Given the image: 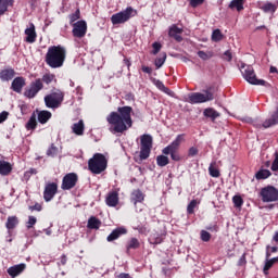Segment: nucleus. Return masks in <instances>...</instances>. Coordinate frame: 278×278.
Instances as JSON below:
<instances>
[{
	"instance_id": "obj_6",
	"label": "nucleus",
	"mask_w": 278,
	"mask_h": 278,
	"mask_svg": "<svg viewBox=\"0 0 278 278\" xmlns=\"http://www.w3.org/2000/svg\"><path fill=\"white\" fill-rule=\"evenodd\" d=\"M188 103L191 105H197L199 103H207V101H214V89L208 88L204 90L203 93L201 92H192L188 96Z\"/></svg>"
},
{
	"instance_id": "obj_36",
	"label": "nucleus",
	"mask_w": 278,
	"mask_h": 278,
	"mask_svg": "<svg viewBox=\"0 0 278 278\" xmlns=\"http://www.w3.org/2000/svg\"><path fill=\"white\" fill-rule=\"evenodd\" d=\"M271 173L268 169H260L256 174H255V178L256 179H268V177H270Z\"/></svg>"
},
{
	"instance_id": "obj_32",
	"label": "nucleus",
	"mask_w": 278,
	"mask_h": 278,
	"mask_svg": "<svg viewBox=\"0 0 278 278\" xmlns=\"http://www.w3.org/2000/svg\"><path fill=\"white\" fill-rule=\"evenodd\" d=\"M208 173L211 177L218 178L220 177V170L216 167V161H213L208 166Z\"/></svg>"
},
{
	"instance_id": "obj_30",
	"label": "nucleus",
	"mask_w": 278,
	"mask_h": 278,
	"mask_svg": "<svg viewBox=\"0 0 278 278\" xmlns=\"http://www.w3.org/2000/svg\"><path fill=\"white\" fill-rule=\"evenodd\" d=\"M203 114L206 118H211V121H216L220 116V113L212 108L205 109Z\"/></svg>"
},
{
	"instance_id": "obj_34",
	"label": "nucleus",
	"mask_w": 278,
	"mask_h": 278,
	"mask_svg": "<svg viewBox=\"0 0 278 278\" xmlns=\"http://www.w3.org/2000/svg\"><path fill=\"white\" fill-rule=\"evenodd\" d=\"M37 125H38V122L36 121V114H33L28 119V122L26 123V129L28 131H31L36 129Z\"/></svg>"
},
{
	"instance_id": "obj_22",
	"label": "nucleus",
	"mask_w": 278,
	"mask_h": 278,
	"mask_svg": "<svg viewBox=\"0 0 278 278\" xmlns=\"http://www.w3.org/2000/svg\"><path fill=\"white\" fill-rule=\"evenodd\" d=\"M154 86H156L157 89L161 90V92H164L165 94H168V97H174L175 92H173L168 87L162 83L160 79H154L153 80Z\"/></svg>"
},
{
	"instance_id": "obj_45",
	"label": "nucleus",
	"mask_w": 278,
	"mask_h": 278,
	"mask_svg": "<svg viewBox=\"0 0 278 278\" xmlns=\"http://www.w3.org/2000/svg\"><path fill=\"white\" fill-rule=\"evenodd\" d=\"M164 62H166V53H164L162 58H157L155 60L156 68H162V66H164Z\"/></svg>"
},
{
	"instance_id": "obj_52",
	"label": "nucleus",
	"mask_w": 278,
	"mask_h": 278,
	"mask_svg": "<svg viewBox=\"0 0 278 278\" xmlns=\"http://www.w3.org/2000/svg\"><path fill=\"white\" fill-rule=\"evenodd\" d=\"M8 116H10V113L8 111H3L0 113V123H5L8 121Z\"/></svg>"
},
{
	"instance_id": "obj_17",
	"label": "nucleus",
	"mask_w": 278,
	"mask_h": 278,
	"mask_svg": "<svg viewBox=\"0 0 278 278\" xmlns=\"http://www.w3.org/2000/svg\"><path fill=\"white\" fill-rule=\"evenodd\" d=\"M25 268H27V265L25 263L11 266L8 268V275H10V277L12 278L18 277V275H21V273H23Z\"/></svg>"
},
{
	"instance_id": "obj_15",
	"label": "nucleus",
	"mask_w": 278,
	"mask_h": 278,
	"mask_svg": "<svg viewBox=\"0 0 278 278\" xmlns=\"http://www.w3.org/2000/svg\"><path fill=\"white\" fill-rule=\"evenodd\" d=\"M121 236H127V228L125 226L115 228L106 238L108 242L118 240Z\"/></svg>"
},
{
	"instance_id": "obj_24",
	"label": "nucleus",
	"mask_w": 278,
	"mask_h": 278,
	"mask_svg": "<svg viewBox=\"0 0 278 278\" xmlns=\"http://www.w3.org/2000/svg\"><path fill=\"white\" fill-rule=\"evenodd\" d=\"M51 116L52 114L49 111H39L37 115L38 123H40L41 125H46V123H49Z\"/></svg>"
},
{
	"instance_id": "obj_21",
	"label": "nucleus",
	"mask_w": 278,
	"mask_h": 278,
	"mask_svg": "<svg viewBox=\"0 0 278 278\" xmlns=\"http://www.w3.org/2000/svg\"><path fill=\"white\" fill-rule=\"evenodd\" d=\"M106 205H109V207H116V205H118V192L112 191L108 194Z\"/></svg>"
},
{
	"instance_id": "obj_56",
	"label": "nucleus",
	"mask_w": 278,
	"mask_h": 278,
	"mask_svg": "<svg viewBox=\"0 0 278 278\" xmlns=\"http://www.w3.org/2000/svg\"><path fill=\"white\" fill-rule=\"evenodd\" d=\"M271 170L274 172L278 170V153H276V157L271 164Z\"/></svg>"
},
{
	"instance_id": "obj_58",
	"label": "nucleus",
	"mask_w": 278,
	"mask_h": 278,
	"mask_svg": "<svg viewBox=\"0 0 278 278\" xmlns=\"http://www.w3.org/2000/svg\"><path fill=\"white\" fill-rule=\"evenodd\" d=\"M247 264V256L243 254L238 262V266H244Z\"/></svg>"
},
{
	"instance_id": "obj_63",
	"label": "nucleus",
	"mask_w": 278,
	"mask_h": 278,
	"mask_svg": "<svg viewBox=\"0 0 278 278\" xmlns=\"http://www.w3.org/2000/svg\"><path fill=\"white\" fill-rule=\"evenodd\" d=\"M61 264L64 266L66 264V255L61 256Z\"/></svg>"
},
{
	"instance_id": "obj_61",
	"label": "nucleus",
	"mask_w": 278,
	"mask_h": 278,
	"mask_svg": "<svg viewBox=\"0 0 278 278\" xmlns=\"http://www.w3.org/2000/svg\"><path fill=\"white\" fill-rule=\"evenodd\" d=\"M38 172L36 168H30L28 172H26V175H36Z\"/></svg>"
},
{
	"instance_id": "obj_41",
	"label": "nucleus",
	"mask_w": 278,
	"mask_h": 278,
	"mask_svg": "<svg viewBox=\"0 0 278 278\" xmlns=\"http://www.w3.org/2000/svg\"><path fill=\"white\" fill-rule=\"evenodd\" d=\"M212 40L213 42H220V40H223V33H220V29H215L212 33Z\"/></svg>"
},
{
	"instance_id": "obj_57",
	"label": "nucleus",
	"mask_w": 278,
	"mask_h": 278,
	"mask_svg": "<svg viewBox=\"0 0 278 278\" xmlns=\"http://www.w3.org/2000/svg\"><path fill=\"white\" fill-rule=\"evenodd\" d=\"M29 210H31V212H42V205L35 204V205L30 206Z\"/></svg>"
},
{
	"instance_id": "obj_38",
	"label": "nucleus",
	"mask_w": 278,
	"mask_h": 278,
	"mask_svg": "<svg viewBox=\"0 0 278 278\" xmlns=\"http://www.w3.org/2000/svg\"><path fill=\"white\" fill-rule=\"evenodd\" d=\"M139 248H140V241H138V239L136 238H131L126 245L127 251H131V249H139Z\"/></svg>"
},
{
	"instance_id": "obj_60",
	"label": "nucleus",
	"mask_w": 278,
	"mask_h": 278,
	"mask_svg": "<svg viewBox=\"0 0 278 278\" xmlns=\"http://www.w3.org/2000/svg\"><path fill=\"white\" fill-rule=\"evenodd\" d=\"M4 3V4H7V5H14V0H0V3Z\"/></svg>"
},
{
	"instance_id": "obj_44",
	"label": "nucleus",
	"mask_w": 278,
	"mask_h": 278,
	"mask_svg": "<svg viewBox=\"0 0 278 278\" xmlns=\"http://www.w3.org/2000/svg\"><path fill=\"white\" fill-rule=\"evenodd\" d=\"M232 203H233L235 207H240L241 205L244 204V200H242V197H240V195H235L232 198Z\"/></svg>"
},
{
	"instance_id": "obj_54",
	"label": "nucleus",
	"mask_w": 278,
	"mask_h": 278,
	"mask_svg": "<svg viewBox=\"0 0 278 278\" xmlns=\"http://www.w3.org/2000/svg\"><path fill=\"white\" fill-rule=\"evenodd\" d=\"M8 8H10L8 4H5V2H2L0 4V16H3V14H5V11L8 10Z\"/></svg>"
},
{
	"instance_id": "obj_43",
	"label": "nucleus",
	"mask_w": 278,
	"mask_h": 278,
	"mask_svg": "<svg viewBox=\"0 0 278 278\" xmlns=\"http://www.w3.org/2000/svg\"><path fill=\"white\" fill-rule=\"evenodd\" d=\"M58 153H60V149H58V147H55L54 144H51V147L47 151V155H49L50 157H55Z\"/></svg>"
},
{
	"instance_id": "obj_33",
	"label": "nucleus",
	"mask_w": 278,
	"mask_h": 278,
	"mask_svg": "<svg viewBox=\"0 0 278 278\" xmlns=\"http://www.w3.org/2000/svg\"><path fill=\"white\" fill-rule=\"evenodd\" d=\"M263 12L275 14L277 12V4H274L273 2L265 3L262 8Z\"/></svg>"
},
{
	"instance_id": "obj_50",
	"label": "nucleus",
	"mask_w": 278,
	"mask_h": 278,
	"mask_svg": "<svg viewBox=\"0 0 278 278\" xmlns=\"http://www.w3.org/2000/svg\"><path fill=\"white\" fill-rule=\"evenodd\" d=\"M194 155H199V149H197V147H191L188 151V156L194 157Z\"/></svg>"
},
{
	"instance_id": "obj_11",
	"label": "nucleus",
	"mask_w": 278,
	"mask_h": 278,
	"mask_svg": "<svg viewBox=\"0 0 278 278\" xmlns=\"http://www.w3.org/2000/svg\"><path fill=\"white\" fill-rule=\"evenodd\" d=\"M263 203H273L278 201V190L275 187H266L261 190Z\"/></svg>"
},
{
	"instance_id": "obj_4",
	"label": "nucleus",
	"mask_w": 278,
	"mask_h": 278,
	"mask_svg": "<svg viewBox=\"0 0 278 278\" xmlns=\"http://www.w3.org/2000/svg\"><path fill=\"white\" fill-rule=\"evenodd\" d=\"M185 137L186 135L184 134L177 135L175 140L162 150L163 155H170L174 162H179L181 156L179 155L178 151L179 147H181V142L186 140Z\"/></svg>"
},
{
	"instance_id": "obj_25",
	"label": "nucleus",
	"mask_w": 278,
	"mask_h": 278,
	"mask_svg": "<svg viewBox=\"0 0 278 278\" xmlns=\"http://www.w3.org/2000/svg\"><path fill=\"white\" fill-rule=\"evenodd\" d=\"M10 173H12V164H10L8 161H0V175L5 177Z\"/></svg>"
},
{
	"instance_id": "obj_1",
	"label": "nucleus",
	"mask_w": 278,
	"mask_h": 278,
	"mask_svg": "<svg viewBox=\"0 0 278 278\" xmlns=\"http://www.w3.org/2000/svg\"><path fill=\"white\" fill-rule=\"evenodd\" d=\"M131 106H119L117 112H111L106 116V123H109V130L111 134H123L127 129L131 128L134 121H131Z\"/></svg>"
},
{
	"instance_id": "obj_16",
	"label": "nucleus",
	"mask_w": 278,
	"mask_h": 278,
	"mask_svg": "<svg viewBox=\"0 0 278 278\" xmlns=\"http://www.w3.org/2000/svg\"><path fill=\"white\" fill-rule=\"evenodd\" d=\"M25 35H26V41L29 45H34V42H36V38H37V34H36V26L34 25V23L29 24V27H27L25 29Z\"/></svg>"
},
{
	"instance_id": "obj_39",
	"label": "nucleus",
	"mask_w": 278,
	"mask_h": 278,
	"mask_svg": "<svg viewBox=\"0 0 278 278\" xmlns=\"http://www.w3.org/2000/svg\"><path fill=\"white\" fill-rule=\"evenodd\" d=\"M198 56L204 61L211 60V58H214V52H212V51L205 52L203 50H200V51H198Z\"/></svg>"
},
{
	"instance_id": "obj_49",
	"label": "nucleus",
	"mask_w": 278,
	"mask_h": 278,
	"mask_svg": "<svg viewBox=\"0 0 278 278\" xmlns=\"http://www.w3.org/2000/svg\"><path fill=\"white\" fill-rule=\"evenodd\" d=\"M194 207H197V200H192L187 206L188 214H194Z\"/></svg>"
},
{
	"instance_id": "obj_29",
	"label": "nucleus",
	"mask_w": 278,
	"mask_h": 278,
	"mask_svg": "<svg viewBox=\"0 0 278 278\" xmlns=\"http://www.w3.org/2000/svg\"><path fill=\"white\" fill-rule=\"evenodd\" d=\"M1 81H10V79H14V70H3L0 72Z\"/></svg>"
},
{
	"instance_id": "obj_26",
	"label": "nucleus",
	"mask_w": 278,
	"mask_h": 278,
	"mask_svg": "<svg viewBox=\"0 0 278 278\" xmlns=\"http://www.w3.org/2000/svg\"><path fill=\"white\" fill-rule=\"evenodd\" d=\"M84 129H85V126H84L83 119L73 124L72 126L73 134H75L76 136H84Z\"/></svg>"
},
{
	"instance_id": "obj_37",
	"label": "nucleus",
	"mask_w": 278,
	"mask_h": 278,
	"mask_svg": "<svg viewBox=\"0 0 278 278\" xmlns=\"http://www.w3.org/2000/svg\"><path fill=\"white\" fill-rule=\"evenodd\" d=\"M43 81V84H53V81H58V79L55 78L54 74L51 73H47L42 76L41 78V83Z\"/></svg>"
},
{
	"instance_id": "obj_31",
	"label": "nucleus",
	"mask_w": 278,
	"mask_h": 278,
	"mask_svg": "<svg viewBox=\"0 0 278 278\" xmlns=\"http://www.w3.org/2000/svg\"><path fill=\"white\" fill-rule=\"evenodd\" d=\"M88 229H99V227H101V220H99V218L91 216L88 219V224H87Z\"/></svg>"
},
{
	"instance_id": "obj_28",
	"label": "nucleus",
	"mask_w": 278,
	"mask_h": 278,
	"mask_svg": "<svg viewBox=\"0 0 278 278\" xmlns=\"http://www.w3.org/2000/svg\"><path fill=\"white\" fill-rule=\"evenodd\" d=\"M228 8H230V10H237V12H242V10H244V0H232Z\"/></svg>"
},
{
	"instance_id": "obj_19",
	"label": "nucleus",
	"mask_w": 278,
	"mask_h": 278,
	"mask_svg": "<svg viewBox=\"0 0 278 278\" xmlns=\"http://www.w3.org/2000/svg\"><path fill=\"white\" fill-rule=\"evenodd\" d=\"M275 125H278V106H277L276 111L271 114L270 118L266 119L263 123V127L265 129H268L269 127H273Z\"/></svg>"
},
{
	"instance_id": "obj_18",
	"label": "nucleus",
	"mask_w": 278,
	"mask_h": 278,
	"mask_svg": "<svg viewBox=\"0 0 278 278\" xmlns=\"http://www.w3.org/2000/svg\"><path fill=\"white\" fill-rule=\"evenodd\" d=\"M25 86V78L16 77L11 84V88L14 92H23V87Z\"/></svg>"
},
{
	"instance_id": "obj_9",
	"label": "nucleus",
	"mask_w": 278,
	"mask_h": 278,
	"mask_svg": "<svg viewBox=\"0 0 278 278\" xmlns=\"http://www.w3.org/2000/svg\"><path fill=\"white\" fill-rule=\"evenodd\" d=\"M134 16V9L131 7L126 8V10L121 11L119 13H115L111 16V23L114 25H122L123 23H127L129 18Z\"/></svg>"
},
{
	"instance_id": "obj_23",
	"label": "nucleus",
	"mask_w": 278,
	"mask_h": 278,
	"mask_svg": "<svg viewBox=\"0 0 278 278\" xmlns=\"http://www.w3.org/2000/svg\"><path fill=\"white\" fill-rule=\"evenodd\" d=\"M182 31L184 30L181 28H179L177 26H172L169 28V33L168 34H169L170 38L176 39L177 42H181V40H184V38L181 37V33Z\"/></svg>"
},
{
	"instance_id": "obj_46",
	"label": "nucleus",
	"mask_w": 278,
	"mask_h": 278,
	"mask_svg": "<svg viewBox=\"0 0 278 278\" xmlns=\"http://www.w3.org/2000/svg\"><path fill=\"white\" fill-rule=\"evenodd\" d=\"M36 223H38V219L35 216H28V222L26 223L27 229H31Z\"/></svg>"
},
{
	"instance_id": "obj_10",
	"label": "nucleus",
	"mask_w": 278,
	"mask_h": 278,
	"mask_svg": "<svg viewBox=\"0 0 278 278\" xmlns=\"http://www.w3.org/2000/svg\"><path fill=\"white\" fill-rule=\"evenodd\" d=\"M42 88H45L42 79L37 78L35 81L30 83L28 88L25 89L24 97H26V99H35L36 94H38Z\"/></svg>"
},
{
	"instance_id": "obj_51",
	"label": "nucleus",
	"mask_w": 278,
	"mask_h": 278,
	"mask_svg": "<svg viewBox=\"0 0 278 278\" xmlns=\"http://www.w3.org/2000/svg\"><path fill=\"white\" fill-rule=\"evenodd\" d=\"M205 0H189L191 8H199V5H203Z\"/></svg>"
},
{
	"instance_id": "obj_20",
	"label": "nucleus",
	"mask_w": 278,
	"mask_h": 278,
	"mask_svg": "<svg viewBox=\"0 0 278 278\" xmlns=\"http://www.w3.org/2000/svg\"><path fill=\"white\" fill-rule=\"evenodd\" d=\"M130 201L134 203V205H138V203H142L144 201V193L140 191V189H137L131 192Z\"/></svg>"
},
{
	"instance_id": "obj_55",
	"label": "nucleus",
	"mask_w": 278,
	"mask_h": 278,
	"mask_svg": "<svg viewBox=\"0 0 278 278\" xmlns=\"http://www.w3.org/2000/svg\"><path fill=\"white\" fill-rule=\"evenodd\" d=\"M150 243L151 244H162V239L160 237H150Z\"/></svg>"
},
{
	"instance_id": "obj_27",
	"label": "nucleus",
	"mask_w": 278,
	"mask_h": 278,
	"mask_svg": "<svg viewBox=\"0 0 278 278\" xmlns=\"http://www.w3.org/2000/svg\"><path fill=\"white\" fill-rule=\"evenodd\" d=\"M17 225H18V217L17 216L8 217L5 227L9 230V233H10V231H12V229H15L17 227Z\"/></svg>"
},
{
	"instance_id": "obj_53",
	"label": "nucleus",
	"mask_w": 278,
	"mask_h": 278,
	"mask_svg": "<svg viewBox=\"0 0 278 278\" xmlns=\"http://www.w3.org/2000/svg\"><path fill=\"white\" fill-rule=\"evenodd\" d=\"M232 58L231 51L227 50L224 52V60H226V62H231Z\"/></svg>"
},
{
	"instance_id": "obj_8",
	"label": "nucleus",
	"mask_w": 278,
	"mask_h": 278,
	"mask_svg": "<svg viewBox=\"0 0 278 278\" xmlns=\"http://www.w3.org/2000/svg\"><path fill=\"white\" fill-rule=\"evenodd\" d=\"M62 101H64V92L60 89H56L45 97L46 106L51 110H58V108L62 105Z\"/></svg>"
},
{
	"instance_id": "obj_14",
	"label": "nucleus",
	"mask_w": 278,
	"mask_h": 278,
	"mask_svg": "<svg viewBox=\"0 0 278 278\" xmlns=\"http://www.w3.org/2000/svg\"><path fill=\"white\" fill-rule=\"evenodd\" d=\"M58 194V184L50 182L46 185L45 191H43V199L47 203L53 199Z\"/></svg>"
},
{
	"instance_id": "obj_40",
	"label": "nucleus",
	"mask_w": 278,
	"mask_h": 278,
	"mask_svg": "<svg viewBox=\"0 0 278 278\" xmlns=\"http://www.w3.org/2000/svg\"><path fill=\"white\" fill-rule=\"evenodd\" d=\"M80 17H81V12L79 11V9H77L75 13L70 15V25H74L75 21H79Z\"/></svg>"
},
{
	"instance_id": "obj_13",
	"label": "nucleus",
	"mask_w": 278,
	"mask_h": 278,
	"mask_svg": "<svg viewBox=\"0 0 278 278\" xmlns=\"http://www.w3.org/2000/svg\"><path fill=\"white\" fill-rule=\"evenodd\" d=\"M77 181H79V177L76 173L66 174L63 177L61 188L62 190H73L77 186Z\"/></svg>"
},
{
	"instance_id": "obj_7",
	"label": "nucleus",
	"mask_w": 278,
	"mask_h": 278,
	"mask_svg": "<svg viewBox=\"0 0 278 278\" xmlns=\"http://www.w3.org/2000/svg\"><path fill=\"white\" fill-rule=\"evenodd\" d=\"M140 160H149V156L151 155V149H153V136L149 134L142 135L140 137Z\"/></svg>"
},
{
	"instance_id": "obj_62",
	"label": "nucleus",
	"mask_w": 278,
	"mask_h": 278,
	"mask_svg": "<svg viewBox=\"0 0 278 278\" xmlns=\"http://www.w3.org/2000/svg\"><path fill=\"white\" fill-rule=\"evenodd\" d=\"M118 278H131V276H129V274L122 273Z\"/></svg>"
},
{
	"instance_id": "obj_47",
	"label": "nucleus",
	"mask_w": 278,
	"mask_h": 278,
	"mask_svg": "<svg viewBox=\"0 0 278 278\" xmlns=\"http://www.w3.org/2000/svg\"><path fill=\"white\" fill-rule=\"evenodd\" d=\"M211 238H212V235H210V232H207V230L201 231V241L202 242H210Z\"/></svg>"
},
{
	"instance_id": "obj_12",
	"label": "nucleus",
	"mask_w": 278,
	"mask_h": 278,
	"mask_svg": "<svg viewBox=\"0 0 278 278\" xmlns=\"http://www.w3.org/2000/svg\"><path fill=\"white\" fill-rule=\"evenodd\" d=\"M72 34L74 38H84L88 31V24L84 20L75 22L72 24Z\"/></svg>"
},
{
	"instance_id": "obj_48",
	"label": "nucleus",
	"mask_w": 278,
	"mask_h": 278,
	"mask_svg": "<svg viewBox=\"0 0 278 278\" xmlns=\"http://www.w3.org/2000/svg\"><path fill=\"white\" fill-rule=\"evenodd\" d=\"M152 54L153 55H157V53H160V51L162 50V43L155 41L153 45H152Z\"/></svg>"
},
{
	"instance_id": "obj_2",
	"label": "nucleus",
	"mask_w": 278,
	"mask_h": 278,
	"mask_svg": "<svg viewBox=\"0 0 278 278\" xmlns=\"http://www.w3.org/2000/svg\"><path fill=\"white\" fill-rule=\"evenodd\" d=\"M66 60V49L62 46H51L46 53V64L50 68H62Z\"/></svg>"
},
{
	"instance_id": "obj_5",
	"label": "nucleus",
	"mask_w": 278,
	"mask_h": 278,
	"mask_svg": "<svg viewBox=\"0 0 278 278\" xmlns=\"http://www.w3.org/2000/svg\"><path fill=\"white\" fill-rule=\"evenodd\" d=\"M240 71L242 73L243 79H245L248 84H251L252 86H266V80L257 79L253 66L242 63L240 66Z\"/></svg>"
},
{
	"instance_id": "obj_42",
	"label": "nucleus",
	"mask_w": 278,
	"mask_h": 278,
	"mask_svg": "<svg viewBox=\"0 0 278 278\" xmlns=\"http://www.w3.org/2000/svg\"><path fill=\"white\" fill-rule=\"evenodd\" d=\"M268 257H270V252L266 253V262H265V266L263 268L264 273H268V270H270V268H273V261L268 260Z\"/></svg>"
},
{
	"instance_id": "obj_59",
	"label": "nucleus",
	"mask_w": 278,
	"mask_h": 278,
	"mask_svg": "<svg viewBox=\"0 0 278 278\" xmlns=\"http://www.w3.org/2000/svg\"><path fill=\"white\" fill-rule=\"evenodd\" d=\"M143 73H147L148 75H151L153 73V70L149 66H142Z\"/></svg>"
},
{
	"instance_id": "obj_35",
	"label": "nucleus",
	"mask_w": 278,
	"mask_h": 278,
	"mask_svg": "<svg viewBox=\"0 0 278 278\" xmlns=\"http://www.w3.org/2000/svg\"><path fill=\"white\" fill-rule=\"evenodd\" d=\"M156 164L157 166H161V167L168 166L169 164L168 156H166V154L156 156Z\"/></svg>"
},
{
	"instance_id": "obj_64",
	"label": "nucleus",
	"mask_w": 278,
	"mask_h": 278,
	"mask_svg": "<svg viewBox=\"0 0 278 278\" xmlns=\"http://www.w3.org/2000/svg\"><path fill=\"white\" fill-rule=\"evenodd\" d=\"M273 240L275 242H278V231L275 232L274 237H273Z\"/></svg>"
},
{
	"instance_id": "obj_3",
	"label": "nucleus",
	"mask_w": 278,
	"mask_h": 278,
	"mask_svg": "<svg viewBox=\"0 0 278 278\" xmlns=\"http://www.w3.org/2000/svg\"><path fill=\"white\" fill-rule=\"evenodd\" d=\"M108 168V159L102 153H96L88 161V170L92 175H101Z\"/></svg>"
}]
</instances>
